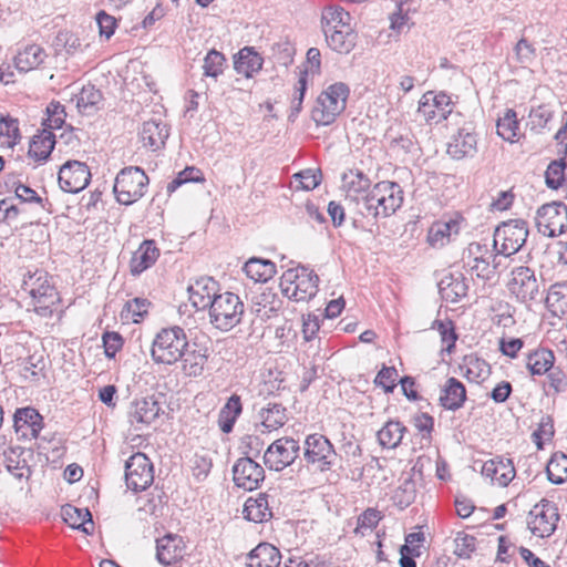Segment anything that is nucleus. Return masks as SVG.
<instances>
[{
	"instance_id": "nucleus-1",
	"label": "nucleus",
	"mask_w": 567,
	"mask_h": 567,
	"mask_svg": "<svg viewBox=\"0 0 567 567\" xmlns=\"http://www.w3.org/2000/svg\"><path fill=\"white\" fill-rule=\"evenodd\" d=\"M403 204V190L395 182L382 181L364 195L357 213L362 217L386 218L393 215Z\"/></svg>"
},
{
	"instance_id": "nucleus-2",
	"label": "nucleus",
	"mask_w": 567,
	"mask_h": 567,
	"mask_svg": "<svg viewBox=\"0 0 567 567\" xmlns=\"http://www.w3.org/2000/svg\"><path fill=\"white\" fill-rule=\"evenodd\" d=\"M21 287L30 296L33 310L39 316L47 318L52 315L60 297L52 277L45 270H28Z\"/></svg>"
},
{
	"instance_id": "nucleus-3",
	"label": "nucleus",
	"mask_w": 567,
	"mask_h": 567,
	"mask_svg": "<svg viewBox=\"0 0 567 567\" xmlns=\"http://www.w3.org/2000/svg\"><path fill=\"white\" fill-rule=\"evenodd\" d=\"M188 347L189 341L183 328L178 326L163 328L153 339L151 357L157 364L173 365L183 358L184 350Z\"/></svg>"
},
{
	"instance_id": "nucleus-4",
	"label": "nucleus",
	"mask_w": 567,
	"mask_h": 567,
	"mask_svg": "<svg viewBox=\"0 0 567 567\" xmlns=\"http://www.w3.org/2000/svg\"><path fill=\"white\" fill-rule=\"evenodd\" d=\"M349 87L342 82L329 85L316 100L311 117L317 125H329L346 110Z\"/></svg>"
},
{
	"instance_id": "nucleus-5",
	"label": "nucleus",
	"mask_w": 567,
	"mask_h": 567,
	"mask_svg": "<svg viewBox=\"0 0 567 567\" xmlns=\"http://www.w3.org/2000/svg\"><path fill=\"white\" fill-rule=\"evenodd\" d=\"M318 275L305 266L289 268L280 278L282 293L297 302L312 299L318 292Z\"/></svg>"
},
{
	"instance_id": "nucleus-6",
	"label": "nucleus",
	"mask_w": 567,
	"mask_h": 567,
	"mask_svg": "<svg viewBox=\"0 0 567 567\" xmlns=\"http://www.w3.org/2000/svg\"><path fill=\"white\" fill-rule=\"evenodd\" d=\"M148 183V176L141 167H124L115 177L113 192L116 200L126 206L136 203L145 195Z\"/></svg>"
},
{
	"instance_id": "nucleus-7",
	"label": "nucleus",
	"mask_w": 567,
	"mask_h": 567,
	"mask_svg": "<svg viewBox=\"0 0 567 567\" xmlns=\"http://www.w3.org/2000/svg\"><path fill=\"white\" fill-rule=\"evenodd\" d=\"M210 323L221 331H229L241 321L244 303L239 297L226 291L213 299L208 308Z\"/></svg>"
},
{
	"instance_id": "nucleus-8",
	"label": "nucleus",
	"mask_w": 567,
	"mask_h": 567,
	"mask_svg": "<svg viewBox=\"0 0 567 567\" xmlns=\"http://www.w3.org/2000/svg\"><path fill=\"white\" fill-rule=\"evenodd\" d=\"M527 236V223L522 219H511L495 229L494 247L498 254L508 257L516 254L523 247Z\"/></svg>"
},
{
	"instance_id": "nucleus-9",
	"label": "nucleus",
	"mask_w": 567,
	"mask_h": 567,
	"mask_svg": "<svg viewBox=\"0 0 567 567\" xmlns=\"http://www.w3.org/2000/svg\"><path fill=\"white\" fill-rule=\"evenodd\" d=\"M303 456L308 464L320 472L332 468L337 461V452L332 443L322 434L313 433L306 437Z\"/></svg>"
},
{
	"instance_id": "nucleus-10",
	"label": "nucleus",
	"mask_w": 567,
	"mask_h": 567,
	"mask_svg": "<svg viewBox=\"0 0 567 567\" xmlns=\"http://www.w3.org/2000/svg\"><path fill=\"white\" fill-rule=\"evenodd\" d=\"M535 221L539 234L557 237L567 229V206L561 202L545 204L537 209Z\"/></svg>"
},
{
	"instance_id": "nucleus-11",
	"label": "nucleus",
	"mask_w": 567,
	"mask_h": 567,
	"mask_svg": "<svg viewBox=\"0 0 567 567\" xmlns=\"http://www.w3.org/2000/svg\"><path fill=\"white\" fill-rule=\"evenodd\" d=\"M299 441L284 436L274 441L264 454V463L271 471H282L299 456Z\"/></svg>"
},
{
	"instance_id": "nucleus-12",
	"label": "nucleus",
	"mask_w": 567,
	"mask_h": 567,
	"mask_svg": "<svg viewBox=\"0 0 567 567\" xmlns=\"http://www.w3.org/2000/svg\"><path fill=\"white\" fill-rule=\"evenodd\" d=\"M559 519L558 508L555 503L542 499L528 514V529L538 537H549L557 527Z\"/></svg>"
},
{
	"instance_id": "nucleus-13",
	"label": "nucleus",
	"mask_w": 567,
	"mask_h": 567,
	"mask_svg": "<svg viewBox=\"0 0 567 567\" xmlns=\"http://www.w3.org/2000/svg\"><path fill=\"white\" fill-rule=\"evenodd\" d=\"M154 481L153 463L141 452L125 462V483L134 492L146 489Z\"/></svg>"
},
{
	"instance_id": "nucleus-14",
	"label": "nucleus",
	"mask_w": 567,
	"mask_h": 567,
	"mask_svg": "<svg viewBox=\"0 0 567 567\" xmlns=\"http://www.w3.org/2000/svg\"><path fill=\"white\" fill-rule=\"evenodd\" d=\"M417 113L427 123H440L452 113L451 97L444 93L429 91L424 93L419 102Z\"/></svg>"
},
{
	"instance_id": "nucleus-15",
	"label": "nucleus",
	"mask_w": 567,
	"mask_h": 567,
	"mask_svg": "<svg viewBox=\"0 0 567 567\" xmlns=\"http://www.w3.org/2000/svg\"><path fill=\"white\" fill-rule=\"evenodd\" d=\"M488 255L487 247L480 243H471L464 250L462 260L464 268L477 278L483 280H489L494 274L496 266H492Z\"/></svg>"
},
{
	"instance_id": "nucleus-16",
	"label": "nucleus",
	"mask_w": 567,
	"mask_h": 567,
	"mask_svg": "<svg viewBox=\"0 0 567 567\" xmlns=\"http://www.w3.org/2000/svg\"><path fill=\"white\" fill-rule=\"evenodd\" d=\"M58 179L63 192L75 194L89 185L91 172L85 163L68 161L61 166Z\"/></svg>"
},
{
	"instance_id": "nucleus-17",
	"label": "nucleus",
	"mask_w": 567,
	"mask_h": 567,
	"mask_svg": "<svg viewBox=\"0 0 567 567\" xmlns=\"http://www.w3.org/2000/svg\"><path fill=\"white\" fill-rule=\"evenodd\" d=\"M233 478L237 487L254 491L264 482L265 471L250 457H241L233 466Z\"/></svg>"
},
{
	"instance_id": "nucleus-18",
	"label": "nucleus",
	"mask_w": 567,
	"mask_h": 567,
	"mask_svg": "<svg viewBox=\"0 0 567 567\" xmlns=\"http://www.w3.org/2000/svg\"><path fill=\"white\" fill-rule=\"evenodd\" d=\"M508 289L523 302L535 299L538 293V284L534 271L524 266L513 269Z\"/></svg>"
},
{
	"instance_id": "nucleus-19",
	"label": "nucleus",
	"mask_w": 567,
	"mask_h": 567,
	"mask_svg": "<svg viewBox=\"0 0 567 567\" xmlns=\"http://www.w3.org/2000/svg\"><path fill=\"white\" fill-rule=\"evenodd\" d=\"M162 408L154 396H144L135 399L128 410V421L135 430H142L155 421Z\"/></svg>"
},
{
	"instance_id": "nucleus-20",
	"label": "nucleus",
	"mask_w": 567,
	"mask_h": 567,
	"mask_svg": "<svg viewBox=\"0 0 567 567\" xmlns=\"http://www.w3.org/2000/svg\"><path fill=\"white\" fill-rule=\"evenodd\" d=\"M342 188L348 204L353 205L355 210H358L364 195L371 189V181L360 169H349L342 174Z\"/></svg>"
},
{
	"instance_id": "nucleus-21",
	"label": "nucleus",
	"mask_w": 567,
	"mask_h": 567,
	"mask_svg": "<svg viewBox=\"0 0 567 567\" xmlns=\"http://www.w3.org/2000/svg\"><path fill=\"white\" fill-rule=\"evenodd\" d=\"M219 291V284L212 277H200L187 288L188 300L197 310L208 309L213 299L220 295Z\"/></svg>"
},
{
	"instance_id": "nucleus-22",
	"label": "nucleus",
	"mask_w": 567,
	"mask_h": 567,
	"mask_svg": "<svg viewBox=\"0 0 567 567\" xmlns=\"http://www.w3.org/2000/svg\"><path fill=\"white\" fill-rule=\"evenodd\" d=\"M210 351L205 346H199L196 342L189 343L187 350H184L181 362V371L185 377L199 378L204 374L207 365Z\"/></svg>"
},
{
	"instance_id": "nucleus-23",
	"label": "nucleus",
	"mask_w": 567,
	"mask_h": 567,
	"mask_svg": "<svg viewBox=\"0 0 567 567\" xmlns=\"http://www.w3.org/2000/svg\"><path fill=\"white\" fill-rule=\"evenodd\" d=\"M186 544L182 536L167 534L156 540V557L159 564L169 566L183 559Z\"/></svg>"
},
{
	"instance_id": "nucleus-24",
	"label": "nucleus",
	"mask_w": 567,
	"mask_h": 567,
	"mask_svg": "<svg viewBox=\"0 0 567 567\" xmlns=\"http://www.w3.org/2000/svg\"><path fill=\"white\" fill-rule=\"evenodd\" d=\"M515 474V466L509 458L495 457L484 462L482 466V475L502 487H506L513 481Z\"/></svg>"
},
{
	"instance_id": "nucleus-25",
	"label": "nucleus",
	"mask_w": 567,
	"mask_h": 567,
	"mask_svg": "<svg viewBox=\"0 0 567 567\" xmlns=\"http://www.w3.org/2000/svg\"><path fill=\"white\" fill-rule=\"evenodd\" d=\"M168 136L169 130L167 124L156 118L145 121L140 132L143 146L153 152L164 147Z\"/></svg>"
},
{
	"instance_id": "nucleus-26",
	"label": "nucleus",
	"mask_w": 567,
	"mask_h": 567,
	"mask_svg": "<svg viewBox=\"0 0 567 567\" xmlns=\"http://www.w3.org/2000/svg\"><path fill=\"white\" fill-rule=\"evenodd\" d=\"M13 426L22 437H38L42 430V416L33 408L18 409L13 415Z\"/></svg>"
},
{
	"instance_id": "nucleus-27",
	"label": "nucleus",
	"mask_w": 567,
	"mask_h": 567,
	"mask_svg": "<svg viewBox=\"0 0 567 567\" xmlns=\"http://www.w3.org/2000/svg\"><path fill=\"white\" fill-rule=\"evenodd\" d=\"M443 300L455 303L467 295L468 286L463 274L444 275L437 284Z\"/></svg>"
},
{
	"instance_id": "nucleus-28",
	"label": "nucleus",
	"mask_w": 567,
	"mask_h": 567,
	"mask_svg": "<svg viewBox=\"0 0 567 567\" xmlns=\"http://www.w3.org/2000/svg\"><path fill=\"white\" fill-rule=\"evenodd\" d=\"M477 152V138L466 128H461L447 145V154L454 159L473 157Z\"/></svg>"
},
{
	"instance_id": "nucleus-29",
	"label": "nucleus",
	"mask_w": 567,
	"mask_h": 567,
	"mask_svg": "<svg viewBox=\"0 0 567 567\" xmlns=\"http://www.w3.org/2000/svg\"><path fill=\"white\" fill-rule=\"evenodd\" d=\"M281 554L269 543H260L246 557V567H279Z\"/></svg>"
},
{
	"instance_id": "nucleus-30",
	"label": "nucleus",
	"mask_w": 567,
	"mask_h": 567,
	"mask_svg": "<svg viewBox=\"0 0 567 567\" xmlns=\"http://www.w3.org/2000/svg\"><path fill=\"white\" fill-rule=\"evenodd\" d=\"M466 400V389L456 378H449L441 389L440 404L450 411L461 409Z\"/></svg>"
},
{
	"instance_id": "nucleus-31",
	"label": "nucleus",
	"mask_w": 567,
	"mask_h": 567,
	"mask_svg": "<svg viewBox=\"0 0 567 567\" xmlns=\"http://www.w3.org/2000/svg\"><path fill=\"white\" fill-rule=\"evenodd\" d=\"M159 256V250L154 240H144L134 252L130 268L133 276L141 275L144 270L153 266Z\"/></svg>"
},
{
	"instance_id": "nucleus-32",
	"label": "nucleus",
	"mask_w": 567,
	"mask_h": 567,
	"mask_svg": "<svg viewBox=\"0 0 567 567\" xmlns=\"http://www.w3.org/2000/svg\"><path fill=\"white\" fill-rule=\"evenodd\" d=\"M261 433L272 432L284 426L288 420L286 408L279 403H268L258 412Z\"/></svg>"
},
{
	"instance_id": "nucleus-33",
	"label": "nucleus",
	"mask_w": 567,
	"mask_h": 567,
	"mask_svg": "<svg viewBox=\"0 0 567 567\" xmlns=\"http://www.w3.org/2000/svg\"><path fill=\"white\" fill-rule=\"evenodd\" d=\"M340 30L324 34L327 44L336 52L347 54L357 43V33L350 24H341Z\"/></svg>"
},
{
	"instance_id": "nucleus-34",
	"label": "nucleus",
	"mask_w": 567,
	"mask_h": 567,
	"mask_svg": "<svg viewBox=\"0 0 567 567\" xmlns=\"http://www.w3.org/2000/svg\"><path fill=\"white\" fill-rule=\"evenodd\" d=\"M460 229V220L457 218L436 221L429 230L427 240L432 247H443L450 243L453 235H458Z\"/></svg>"
},
{
	"instance_id": "nucleus-35",
	"label": "nucleus",
	"mask_w": 567,
	"mask_h": 567,
	"mask_svg": "<svg viewBox=\"0 0 567 567\" xmlns=\"http://www.w3.org/2000/svg\"><path fill=\"white\" fill-rule=\"evenodd\" d=\"M262 58L249 47L243 48L235 56L234 68L238 74L252 78L262 68Z\"/></svg>"
},
{
	"instance_id": "nucleus-36",
	"label": "nucleus",
	"mask_w": 567,
	"mask_h": 567,
	"mask_svg": "<svg viewBox=\"0 0 567 567\" xmlns=\"http://www.w3.org/2000/svg\"><path fill=\"white\" fill-rule=\"evenodd\" d=\"M62 517L72 528L81 529L87 535H91L94 530L92 515L87 508H78L68 504L62 507Z\"/></svg>"
},
{
	"instance_id": "nucleus-37",
	"label": "nucleus",
	"mask_w": 567,
	"mask_h": 567,
	"mask_svg": "<svg viewBox=\"0 0 567 567\" xmlns=\"http://www.w3.org/2000/svg\"><path fill=\"white\" fill-rule=\"evenodd\" d=\"M244 515L250 522L264 523L272 517L269 507L268 495L259 494L258 497H249L244 505Z\"/></svg>"
},
{
	"instance_id": "nucleus-38",
	"label": "nucleus",
	"mask_w": 567,
	"mask_h": 567,
	"mask_svg": "<svg viewBox=\"0 0 567 567\" xmlns=\"http://www.w3.org/2000/svg\"><path fill=\"white\" fill-rule=\"evenodd\" d=\"M243 412V404L240 396L233 394L225 405L220 409L218 414V425L223 433H230L234 429L236 420Z\"/></svg>"
},
{
	"instance_id": "nucleus-39",
	"label": "nucleus",
	"mask_w": 567,
	"mask_h": 567,
	"mask_svg": "<svg viewBox=\"0 0 567 567\" xmlns=\"http://www.w3.org/2000/svg\"><path fill=\"white\" fill-rule=\"evenodd\" d=\"M45 56L47 54L40 45L30 44L18 52L14 63L19 71L28 72L41 65Z\"/></svg>"
},
{
	"instance_id": "nucleus-40",
	"label": "nucleus",
	"mask_w": 567,
	"mask_h": 567,
	"mask_svg": "<svg viewBox=\"0 0 567 567\" xmlns=\"http://www.w3.org/2000/svg\"><path fill=\"white\" fill-rule=\"evenodd\" d=\"M103 104V95L94 85H84L76 95V107L84 115H93Z\"/></svg>"
},
{
	"instance_id": "nucleus-41",
	"label": "nucleus",
	"mask_w": 567,
	"mask_h": 567,
	"mask_svg": "<svg viewBox=\"0 0 567 567\" xmlns=\"http://www.w3.org/2000/svg\"><path fill=\"white\" fill-rule=\"evenodd\" d=\"M554 352L545 348L530 352L526 358V368L532 375L546 374L554 367Z\"/></svg>"
},
{
	"instance_id": "nucleus-42",
	"label": "nucleus",
	"mask_w": 567,
	"mask_h": 567,
	"mask_svg": "<svg viewBox=\"0 0 567 567\" xmlns=\"http://www.w3.org/2000/svg\"><path fill=\"white\" fill-rule=\"evenodd\" d=\"M55 145V136L50 130H43L39 135L33 136L30 147L29 156L35 161H45Z\"/></svg>"
},
{
	"instance_id": "nucleus-43",
	"label": "nucleus",
	"mask_w": 567,
	"mask_h": 567,
	"mask_svg": "<svg viewBox=\"0 0 567 567\" xmlns=\"http://www.w3.org/2000/svg\"><path fill=\"white\" fill-rule=\"evenodd\" d=\"M549 311L557 317L567 315V281L556 282L550 286L546 297Z\"/></svg>"
},
{
	"instance_id": "nucleus-44",
	"label": "nucleus",
	"mask_w": 567,
	"mask_h": 567,
	"mask_svg": "<svg viewBox=\"0 0 567 567\" xmlns=\"http://www.w3.org/2000/svg\"><path fill=\"white\" fill-rule=\"evenodd\" d=\"M406 427L399 421H388L377 433L380 445L384 449L398 447Z\"/></svg>"
},
{
	"instance_id": "nucleus-45",
	"label": "nucleus",
	"mask_w": 567,
	"mask_h": 567,
	"mask_svg": "<svg viewBox=\"0 0 567 567\" xmlns=\"http://www.w3.org/2000/svg\"><path fill=\"white\" fill-rule=\"evenodd\" d=\"M246 275L257 282H265L276 275V265L266 259L250 258L244 266Z\"/></svg>"
},
{
	"instance_id": "nucleus-46",
	"label": "nucleus",
	"mask_w": 567,
	"mask_h": 567,
	"mask_svg": "<svg viewBox=\"0 0 567 567\" xmlns=\"http://www.w3.org/2000/svg\"><path fill=\"white\" fill-rule=\"evenodd\" d=\"M350 14L339 6H328L321 14V24L323 33H330L332 30H340L341 24H350Z\"/></svg>"
},
{
	"instance_id": "nucleus-47",
	"label": "nucleus",
	"mask_w": 567,
	"mask_h": 567,
	"mask_svg": "<svg viewBox=\"0 0 567 567\" xmlns=\"http://www.w3.org/2000/svg\"><path fill=\"white\" fill-rule=\"evenodd\" d=\"M497 134L507 142L514 143L518 138L519 134V124L517 121V116L514 110H506L504 115L498 118L497 124Z\"/></svg>"
},
{
	"instance_id": "nucleus-48",
	"label": "nucleus",
	"mask_w": 567,
	"mask_h": 567,
	"mask_svg": "<svg viewBox=\"0 0 567 567\" xmlns=\"http://www.w3.org/2000/svg\"><path fill=\"white\" fill-rule=\"evenodd\" d=\"M383 518V514L377 508L369 507L362 514H360L357 518V526L354 528V534L361 537L367 536L371 533L379 524V522Z\"/></svg>"
},
{
	"instance_id": "nucleus-49",
	"label": "nucleus",
	"mask_w": 567,
	"mask_h": 567,
	"mask_svg": "<svg viewBox=\"0 0 567 567\" xmlns=\"http://www.w3.org/2000/svg\"><path fill=\"white\" fill-rule=\"evenodd\" d=\"M45 361L42 357L30 355L21 368V377L30 382L35 383L41 378H45Z\"/></svg>"
},
{
	"instance_id": "nucleus-50",
	"label": "nucleus",
	"mask_w": 567,
	"mask_h": 567,
	"mask_svg": "<svg viewBox=\"0 0 567 567\" xmlns=\"http://www.w3.org/2000/svg\"><path fill=\"white\" fill-rule=\"evenodd\" d=\"M547 478L553 484H561L567 477V456L555 454L546 466Z\"/></svg>"
},
{
	"instance_id": "nucleus-51",
	"label": "nucleus",
	"mask_w": 567,
	"mask_h": 567,
	"mask_svg": "<svg viewBox=\"0 0 567 567\" xmlns=\"http://www.w3.org/2000/svg\"><path fill=\"white\" fill-rule=\"evenodd\" d=\"M386 138L389 140L390 150L398 155L411 153L415 144L414 136L409 130L396 135L389 132Z\"/></svg>"
},
{
	"instance_id": "nucleus-52",
	"label": "nucleus",
	"mask_w": 567,
	"mask_h": 567,
	"mask_svg": "<svg viewBox=\"0 0 567 567\" xmlns=\"http://www.w3.org/2000/svg\"><path fill=\"white\" fill-rule=\"evenodd\" d=\"M194 182V183H203L205 182L204 174L200 169L195 166H187L183 171H181L177 176L167 184L166 190L168 194L174 193L182 185Z\"/></svg>"
},
{
	"instance_id": "nucleus-53",
	"label": "nucleus",
	"mask_w": 567,
	"mask_h": 567,
	"mask_svg": "<svg viewBox=\"0 0 567 567\" xmlns=\"http://www.w3.org/2000/svg\"><path fill=\"white\" fill-rule=\"evenodd\" d=\"M20 140L18 120L12 117H1L0 120V143L10 147Z\"/></svg>"
},
{
	"instance_id": "nucleus-54",
	"label": "nucleus",
	"mask_w": 567,
	"mask_h": 567,
	"mask_svg": "<svg viewBox=\"0 0 567 567\" xmlns=\"http://www.w3.org/2000/svg\"><path fill=\"white\" fill-rule=\"evenodd\" d=\"M225 56L219 51L212 49L204 59V75L217 78L224 71Z\"/></svg>"
},
{
	"instance_id": "nucleus-55",
	"label": "nucleus",
	"mask_w": 567,
	"mask_h": 567,
	"mask_svg": "<svg viewBox=\"0 0 567 567\" xmlns=\"http://www.w3.org/2000/svg\"><path fill=\"white\" fill-rule=\"evenodd\" d=\"M465 367H466L465 377L470 381L477 382L478 379L484 380L487 378V375L489 374V371H491V367L486 361L478 359V358H473V357H470L466 360Z\"/></svg>"
},
{
	"instance_id": "nucleus-56",
	"label": "nucleus",
	"mask_w": 567,
	"mask_h": 567,
	"mask_svg": "<svg viewBox=\"0 0 567 567\" xmlns=\"http://www.w3.org/2000/svg\"><path fill=\"white\" fill-rule=\"evenodd\" d=\"M551 118L553 111L547 105H539L535 109H532L529 112V123L532 125V130L537 132H540L544 128L550 130L548 124Z\"/></svg>"
},
{
	"instance_id": "nucleus-57",
	"label": "nucleus",
	"mask_w": 567,
	"mask_h": 567,
	"mask_svg": "<svg viewBox=\"0 0 567 567\" xmlns=\"http://www.w3.org/2000/svg\"><path fill=\"white\" fill-rule=\"evenodd\" d=\"M416 497L415 483L412 480H405L394 493V502L401 508L411 505Z\"/></svg>"
},
{
	"instance_id": "nucleus-58",
	"label": "nucleus",
	"mask_w": 567,
	"mask_h": 567,
	"mask_svg": "<svg viewBox=\"0 0 567 567\" xmlns=\"http://www.w3.org/2000/svg\"><path fill=\"white\" fill-rule=\"evenodd\" d=\"M296 50L288 41H281L272 45L271 55L277 64L288 66L292 63Z\"/></svg>"
},
{
	"instance_id": "nucleus-59",
	"label": "nucleus",
	"mask_w": 567,
	"mask_h": 567,
	"mask_svg": "<svg viewBox=\"0 0 567 567\" xmlns=\"http://www.w3.org/2000/svg\"><path fill=\"white\" fill-rule=\"evenodd\" d=\"M566 164L564 159L551 162L545 173L546 185L551 189H557L565 178Z\"/></svg>"
},
{
	"instance_id": "nucleus-60",
	"label": "nucleus",
	"mask_w": 567,
	"mask_h": 567,
	"mask_svg": "<svg viewBox=\"0 0 567 567\" xmlns=\"http://www.w3.org/2000/svg\"><path fill=\"white\" fill-rule=\"evenodd\" d=\"M454 554L460 558H470L475 550L476 539L472 535L457 533L454 539Z\"/></svg>"
},
{
	"instance_id": "nucleus-61",
	"label": "nucleus",
	"mask_w": 567,
	"mask_h": 567,
	"mask_svg": "<svg viewBox=\"0 0 567 567\" xmlns=\"http://www.w3.org/2000/svg\"><path fill=\"white\" fill-rule=\"evenodd\" d=\"M48 118L45 120V125L49 130H58L61 128L65 121V110L62 104L59 102H51L48 107Z\"/></svg>"
},
{
	"instance_id": "nucleus-62",
	"label": "nucleus",
	"mask_w": 567,
	"mask_h": 567,
	"mask_svg": "<svg viewBox=\"0 0 567 567\" xmlns=\"http://www.w3.org/2000/svg\"><path fill=\"white\" fill-rule=\"evenodd\" d=\"M398 371L394 367H383L374 379V383L381 386L386 393L394 390L396 385Z\"/></svg>"
},
{
	"instance_id": "nucleus-63",
	"label": "nucleus",
	"mask_w": 567,
	"mask_h": 567,
	"mask_svg": "<svg viewBox=\"0 0 567 567\" xmlns=\"http://www.w3.org/2000/svg\"><path fill=\"white\" fill-rule=\"evenodd\" d=\"M434 324L437 327L442 342L445 344L443 350L451 353L457 339L452 321H435Z\"/></svg>"
},
{
	"instance_id": "nucleus-64",
	"label": "nucleus",
	"mask_w": 567,
	"mask_h": 567,
	"mask_svg": "<svg viewBox=\"0 0 567 567\" xmlns=\"http://www.w3.org/2000/svg\"><path fill=\"white\" fill-rule=\"evenodd\" d=\"M293 177L299 179L302 189L312 190L320 184L322 174L320 169L309 168L295 174Z\"/></svg>"
}]
</instances>
